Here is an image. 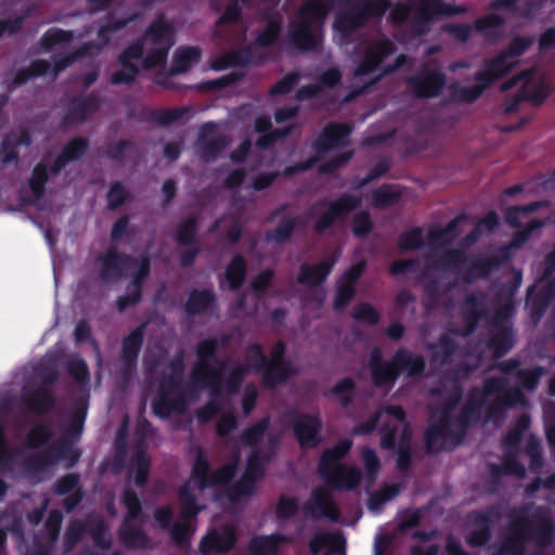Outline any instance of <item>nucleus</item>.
<instances>
[{
	"label": "nucleus",
	"mask_w": 555,
	"mask_h": 555,
	"mask_svg": "<svg viewBox=\"0 0 555 555\" xmlns=\"http://www.w3.org/2000/svg\"><path fill=\"white\" fill-rule=\"evenodd\" d=\"M216 343L203 341L197 349L198 363L193 370L190 382L182 384V357L177 356L169 363H159L163 378L153 408L157 415L169 416L182 413L197 399L198 388H209L211 400L197 411L201 422L209 421L216 413L221 412L218 423V434L223 436L235 427L234 416L228 412L230 396L235 393L244 376L251 372L263 371V385L274 387L297 374V369L283 360L284 345L275 344L267 360L259 345H250L245 352L244 362L220 364L214 360Z\"/></svg>",
	"instance_id": "f257e3e1"
},
{
	"label": "nucleus",
	"mask_w": 555,
	"mask_h": 555,
	"mask_svg": "<svg viewBox=\"0 0 555 555\" xmlns=\"http://www.w3.org/2000/svg\"><path fill=\"white\" fill-rule=\"evenodd\" d=\"M514 364H506L501 377H493L485 383L482 389L475 390L461 417H454V404L459 393L453 390L448 397V402L441 410L434 411L430 416V425L426 431V442L429 450L439 448H451L455 446L464 431V427L486 413L490 418H495L499 413L508 406L524 402V397L518 387H512V380H517L524 389L532 390L541 376L544 375L542 367L531 371H519L513 374L509 371Z\"/></svg>",
	"instance_id": "f03ea898"
},
{
	"label": "nucleus",
	"mask_w": 555,
	"mask_h": 555,
	"mask_svg": "<svg viewBox=\"0 0 555 555\" xmlns=\"http://www.w3.org/2000/svg\"><path fill=\"white\" fill-rule=\"evenodd\" d=\"M235 464L230 463L220 469L209 473L207 460L199 453L193 466L192 476L179 493L180 520L170 532L173 540L184 545L195 528L192 518L203 508L204 498L214 499L219 487L225 485L234 475Z\"/></svg>",
	"instance_id": "7ed1b4c3"
},
{
	"label": "nucleus",
	"mask_w": 555,
	"mask_h": 555,
	"mask_svg": "<svg viewBox=\"0 0 555 555\" xmlns=\"http://www.w3.org/2000/svg\"><path fill=\"white\" fill-rule=\"evenodd\" d=\"M268 421L263 420L251 426L244 434V440L253 447L248 455V463L244 475L229 489L230 502L236 504L249 500L257 492V482L264 475L275 443V437L267 431Z\"/></svg>",
	"instance_id": "20e7f679"
},
{
	"label": "nucleus",
	"mask_w": 555,
	"mask_h": 555,
	"mask_svg": "<svg viewBox=\"0 0 555 555\" xmlns=\"http://www.w3.org/2000/svg\"><path fill=\"white\" fill-rule=\"evenodd\" d=\"M336 0H306L288 25V40L301 52L317 51L322 44V28Z\"/></svg>",
	"instance_id": "39448f33"
},
{
	"label": "nucleus",
	"mask_w": 555,
	"mask_h": 555,
	"mask_svg": "<svg viewBox=\"0 0 555 555\" xmlns=\"http://www.w3.org/2000/svg\"><path fill=\"white\" fill-rule=\"evenodd\" d=\"M380 422V446L385 449H392L397 441L395 438V429L391 426L404 425V412L400 406H388L372 415L366 422L359 424L354 429L357 435H366L372 433L377 423ZM410 430L403 427L402 435L398 441V467L406 469L410 462V444L408 442Z\"/></svg>",
	"instance_id": "423d86ee"
},
{
	"label": "nucleus",
	"mask_w": 555,
	"mask_h": 555,
	"mask_svg": "<svg viewBox=\"0 0 555 555\" xmlns=\"http://www.w3.org/2000/svg\"><path fill=\"white\" fill-rule=\"evenodd\" d=\"M150 271V260L145 256L138 259L120 257L114 249H111L106 257L102 259V276L106 280H113L118 276L131 279L129 294L118 300V309L125 310L134 305L140 298V281L147 275Z\"/></svg>",
	"instance_id": "0eeeda50"
},
{
	"label": "nucleus",
	"mask_w": 555,
	"mask_h": 555,
	"mask_svg": "<svg viewBox=\"0 0 555 555\" xmlns=\"http://www.w3.org/2000/svg\"><path fill=\"white\" fill-rule=\"evenodd\" d=\"M534 520L527 522L519 518L511 527L506 541L503 545V552L518 555L524 550V544L534 540L539 545H546L551 542L553 533V524L544 511L532 514Z\"/></svg>",
	"instance_id": "6e6552de"
},
{
	"label": "nucleus",
	"mask_w": 555,
	"mask_h": 555,
	"mask_svg": "<svg viewBox=\"0 0 555 555\" xmlns=\"http://www.w3.org/2000/svg\"><path fill=\"white\" fill-rule=\"evenodd\" d=\"M352 446L351 440H344L333 449L324 451L319 465V472L324 479L337 489L352 490L360 482V470L356 466L339 463Z\"/></svg>",
	"instance_id": "1a4fd4ad"
},
{
	"label": "nucleus",
	"mask_w": 555,
	"mask_h": 555,
	"mask_svg": "<svg viewBox=\"0 0 555 555\" xmlns=\"http://www.w3.org/2000/svg\"><path fill=\"white\" fill-rule=\"evenodd\" d=\"M379 351H374L371 358L373 380L377 386L391 385L400 371L409 376L421 373L424 369L423 359L405 350L396 353L391 362H379Z\"/></svg>",
	"instance_id": "9d476101"
},
{
	"label": "nucleus",
	"mask_w": 555,
	"mask_h": 555,
	"mask_svg": "<svg viewBox=\"0 0 555 555\" xmlns=\"http://www.w3.org/2000/svg\"><path fill=\"white\" fill-rule=\"evenodd\" d=\"M470 222L468 215L462 212L444 227L430 224L427 228V238L424 237L423 227H413L403 231L397 243H454Z\"/></svg>",
	"instance_id": "9b49d317"
},
{
	"label": "nucleus",
	"mask_w": 555,
	"mask_h": 555,
	"mask_svg": "<svg viewBox=\"0 0 555 555\" xmlns=\"http://www.w3.org/2000/svg\"><path fill=\"white\" fill-rule=\"evenodd\" d=\"M551 202L547 199L535 201L526 205L507 207L504 214L505 222L516 229L513 238L508 243H527L535 235L547 222L548 219L533 218L524 223L522 220L530 214L542 208H548Z\"/></svg>",
	"instance_id": "f8f14e48"
},
{
	"label": "nucleus",
	"mask_w": 555,
	"mask_h": 555,
	"mask_svg": "<svg viewBox=\"0 0 555 555\" xmlns=\"http://www.w3.org/2000/svg\"><path fill=\"white\" fill-rule=\"evenodd\" d=\"M361 205V198L358 195L344 193L337 199L328 202L320 201L318 206L325 208L317 218L314 229L323 233L334 225L337 220H341Z\"/></svg>",
	"instance_id": "ddd939ff"
},
{
	"label": "nucleus",
	"mask_w": 555,
	"mask_h": 555,
	"mask_svg": "<svg viewBox=\"0 0 555 555\" xmlns=\"http://www.w3.org/2000/svg\"><path fill=\"white\" fill-rule=\"evenodd\" d=\"M406 85L417 99H435L442 94L447 76L441 69L421 67L406 79Z\"/></svg>",
	"instance_id": "4468645a"
},
{
	"label": "nucleus",
	"mask_w": 555,
	"mask_h": 555,
	"mask_svg": "<svg viewBox=\"0 0 555 555\" xmlns=\"http://www.w3.org/2000/svg\"><path fill=\"white\" fill-rule=\"evenodd\" d=\"M144 39L140 38L130 43L118 55V64L120 69L114 72L109 78L112 85H131L140 75V68L133 61L143 60Z\"/></svg>",
	"instance_id": "2eb2a0df"
},
{
	"label": "nucleus",
	"mask_w": 555,
	"mask_h": 555,
	"mask_svg": "<svg viewBox=\"0 0 555 555\" xmlns=\"http://www.w3.org/2000/svg\"><path fill=\"white\" fill-rule=\"evenodd\" d=\"M352 130L353 128L349 124L331 121L321 130L312 145L313 150L318 155H321L325 152L345 146Z\"/></svg>",
	"instance_id": "dca6fc26"
},
{
	"label": "nucleus",
	"mask_w": 555,
	"mask_h": 555,
	"mask_svg": "<svg viewBox=\"0 0 555 555\" xmlns=\"http://www.w3.org/2000/svg\"><path fill=\"white\" fill-rule=\"evenodd\" d=\"M396 46L389 39H383L370 44L363 53L362 61L354 70V76L362 77L374 73L385 59L392 55Z\"/></svg>",
	"instance_id": "f3484780"
},
{
	"label": "nucleus",
	"mask_w": 555,
	"mask_h": 555,
	"mask_svg": "<svg viewBox=\"0 0 555 555\" xmlns=\"http://www.w3.org/2000/svg\"><path fill=\"white\" fill-rule=\"evenodd\" d=\"M122 501L128 509V516L121 531L122 538L125 542L130 546L143 547L146 545L147 542L146 537L140 529L135 528L131 522L132 519H134L140 513V501L137 494L129 490L125 492Z\"/></svg>",
	"instance_id": "a211bd4d"
},
{
	"label": "nucleus",
	"mask_w": 555,
	"mask_h": 555,
	"mask_svg": "<svg viewBox=\"0 0 555 555\" xmlns=\"http://www.w3.org/2000/svg\"><path fill=\"white\" fill-rule=\"evenodd\" d=\"M532 77L533 70L525 69L504 81L501 86V90L508 91L519 83H524L521 91L524 93L525 101L531 102L537 106L542 105L550 94L548 87L544 82H541L532 89H529L528 83L531 81Z\"/></svg>",
	"instance_id": "6ab92c4d"
},
{
	"label": "nucleus",
	"mask_w": 555,
	"mask_h": 555,
	"mask_svg": "<svg viewBox=\"0 0 555 555\" xmlns=\"http://www.w3.org/2000/svg\"><path fill=\"white\" fill-rule=\"evenodd\" d=\"M102 99L94 92L73 96L65 114V120L83 124L91 115L100 111Z\"/></svg>",
	"instance_id": "aec40b11"
},
{
	"label": "nucleus",
	"mask_w": 555,
	"mask_h": 555,
	"mask_svg": "<svg viewBox=\"0 0 555 555\" xmlns=\"http://www.w3.org/2000/svg\"><path fill=\"white\" fill-rule=\"evenodd\" d=\"M235 544V531L232 525L212 528L201 541V551L204 554L222 553Z\"/></svg>",
	"instance_id": "412c9836"
},
{
	"label": "nucleus",
	"mask_w": 555,
	"mask_h": 555,
	"mask_svg": "<svg viewBox=\"0 0 555 555\" xmlns=\"http://www.w3.org/2000/svg\"><path fill=\"white\" fill-rule=\"evenodd\" d=\"M515 64L501 52L495 57L485 60L483 68L475 73L474 80L483 82L489 88L494 81L506 76Z\"/></svg>",
	"instance_id": "4be33fe9"
},
{
	"label": "nucleus",
	"mask_w": 555,
	"mask_h": 555,
	"mask_svg": "<svg viewBox=\"0 0 555 555\" xmlns=\"http://www.w3.org/2000/svg\"><path fill=\"white\" fill-rule=\"evenodd\" d=\"M321 422L318 416L302 414L294 422V433L301 448H314L321 442Z\"/></svg>",
	"instance_id": "5701e85b"
},
{
	"label": "nucleus",
	"mask_w": 555,
	"mask_h": 555,
	"mask_svg": "<svg viewBox=\"0 0 555 555\" xmlns=\"http://www.w3.org/2000/svg\"><path fill=\"white\" fill-rule=\"evenodd\" d=\"M415 13L433 22L438 16H456L467 12L464 5L450 4L443 0H420L413 4Z\"/></svg>",
	"instance_id": "b1692460"
},
{
	"label": "nucleus",
	"mask_w": 555,
	"mask_h": 555,
	"mask_svg": "<svg viewBox=\"0 0 555 555\" xmlns=\"http://www.w3.org/2000/svg\"><path fill=\"white\" fill-rule=\"evenodd\" d=\"M215 125L211 122L205 124L201 130L197 140V152L201 159L205 163L214 162L218 158L221 152L228 146L229 140L225 135L219 134L212 139L206 138V130H212Z\"/></svg>",
	"instance_id": "393cba45"
},
{
	"label": "nucleus",
	"mask_w": 555,
	"mask_h": 555,
	"mask_svg": "<svg viewBox=\"0 0 555 555\" xmlns=\"http://www.w3.org/2000/svg\"><path fill=\"white\" fill-rule=\"evenodd\" d=\"M338 259L337 254H333L315 266L302 264L297 282L308 286H317L323 282L332 271L333 266Z\"/></svg>",
	"instance_id": "a878e982"
},
{
	"label": "nucleus",
	"mask_w": 555,
	"mask_h": 555,
	"mask_svg": "<svg viewBox=\"0 0 555 555\" xmlns=\"http://www.w3.org/2000/svg\"><path fill=\"white\" fill-rule=\"evenodd\" d=\"M364 25L365 24L361 20L354 5L351 3V1H348L346 9L336 13L333 28L335 31L347 37L362 28Z\"/></svg>",
	"instance_id": "bb28decb"
},
{
	"label": "nucleus",
	"mask_w": 555,
	"mask_h": 555,
	"mask_svg": "<svg viewBox=\"0 0 555 555\" xmlns=\"http://www.w3.org/2000/svg\"><path fill=\"white\" fill-rule=\"evenodd\" d=\"M202 50L198 47H180L176 50L169 76H177L190 70L192 65L201 61Z\"/></svg>",
	"instance_id": "cd10ccee"
},
{
	"label": "nucleus",
	"mask_w": 555,
	"mask_h": 555,
	"mask_svg": "<svg viewBox=\"0 0 555 555\" xmlns=\"http://www.w3.org/2000/svg\"><path fill=\"white\" fill-rule=\"evenodd\" d=\"M500 217L495 210L488 211L479 219L474 228L457 243H478L483 237L493 234L500 227Z\"/></svg>",
	"instance_id": "c85d7f7f"
},
{
	"label": "nucleus",
	"mask_w": 555,
	"mask_h": 555,
	"mask_svg": "<svg viewBox=\"0 0 555 555\" xmlns=\"http://www.w3.org/2000/svg\"><path fill=\"white\" fill-rule=\"evenodd\" d=\"M51 69V64L49 61L43 59H37L30 62L27 67L18 68L9 83L8 89L10 91L15 88L25 85L28 80L33 78H38L47 75Z\"/></svg>",
	"instance_id": "c756f323"
},
{
	"label": "nucleus",
	"mask_w": 555,
	"mask_h": 555,
	"mask_svg": "<svg viewBox=\"0 0 555 555\" xmlns=\"http://www.w3.org/2000/svg\"><path fill=\"white\" fill-rule=\"evenodd\" d=\"M143 39L150 40L156 47H172V28L164 15H159L147 26Z\"/></svg>",
	"instance_id": "7c9ffc66"
},
{
	"label": "nucleus",
	"mask_w": 555,
	"mask_h": 555,
	"mask_svg": "<svg viewBox=\"0 0 555 555\" xmlns=\"http://www.w3.org/2000/svg\"><path fill=\"white\" fill-rule=\"evenodd\" d=\"M283 27V18L279 13L267 17L266 26L257 33L254 44L258 48H269L278 42Z\"/></svg>",
	"instance_id": "2f4dec72"
},
{
	"label": "nucleus",
	"mask_w": 555,
	"mask_h": 555,
	"mask_svg": "<svg viewBox=\"0 0 555 555\" xmlns=\"http://www.w3.org/2000/svg\"><path fill=\"white\" fill-rule=\"evenodd\" d=\"M402 198V190L398 184L384 183L376 188L372 194V205L377 209H385L397 205Z\"/></svg>",
	"instance_id": "473e14b6"
},
{
	"label": "nucleus",
	"mask_w": 555,
	"mask_h": 555,
	"mask_svg": "<svg viewBox=\"0 0 555 555\" xmlns=\"http://www.w3.org/2000/svg\"><path fill=\"white\" fill-rule=\"evenodd\" d=\"M306 507L313 516L323 515L332 519L337 517L336 508L326 488L315 490Z\"/></svg>",
	"instance_id": "72a5a7b5"
},
{
	"label": "nucleus",
	"mask_w": 555,
	"mask_h": 555,
	"mask_svg": "<svg viewBox=\"0 0 555 555\" xmlns=\"http://www.w3.org/2000/svg\"><path fill=\"white\" fill-rule=\"evenodd\" d=\"M289 541L288 537L281 534L254 538L249 543L248 555H275L279 546Z\"/></svg>",
	"instance_id": "f704fd0d"
},
{
	"label": "nucleus",
	"mask_w": 555,
	"mask_h": 555,
	"mask_svg": "<svg viewBox=\"0 0 555 555\" xmlns=\"http://www.w3.org/2000/svg\"><path fill=\"white\" fill-rule=\"evenodd\" d=\"M190 111V106L159 109L152 108L144 113V119L150 122L166 127L182 119Z\"/></svg>",
	"instance_id": "c9c22d12"
},
{
	"label": "nucleus",
	"mask_w": 555,
	"mask_h": 555,
	"mask_svg": "<svg viewBox=\"0 0 555 555\" xmlns=\"http://www.w3.org/2000/svg\"><path fill=\"white\" fill-rule=\"evenodd\" d=\"M483 82H478L476 86L462 87L457 82L449 86V100L452 103H475L487 90Z\"/></svg>",
	"instance_id": "e433bc0d"
},
{
	"label": "nucleus",
	"mask_w": 555,
	"mask_h": 555,
	"mask_svg": "<svg viewBox=\"0 0 555 555\" xmlns=\"http://www.w3.org/2000/svg\"><path fill=\"white\" fill-rule=\"evenodd\" d=\"M351 3L357 9L361 20L366 24L371 18H380L390 9V0H359Z\"/></svg>",
	"instance_id": "4c0bfd02"
},
{
	"label": "nucleus",
	"mask_w": 555,
	"mask_h": 555,
	"mask_svg": "<svg viewBox=\"0 0 555 555\" xmlns=\"http://www.w3.org/2000/svg\"><path fill=\"white\" fill-rule=\"evenodd\" d=\"M343 547V538L334 533L318 534L310 542V551L312 553H318L321 550H326L327 555H344Z\"/></svg>",
	"instance_id": "58836bf2"
},
{
	"label": "nucleus",
	"mask_w": 555,
	"mask_h": 555,
	"mask_svg": "<svg viewBox=\"0 0 555 555\" xmlns=\"http://www.w3.org/2000/svg\"><path fill=\"white\" fill-rule=\"evenodd\" d=\"M297 219V216L293 214L283 216L276 227L272 231L267 232V243H285L289 240L295 230Z\"/></svg>",
	"instance_id": "ea45409f"
},
{
	"label": "nucleus",
	"mask_w": 555,
	"mask_h": 555,
	"mask_svg": "<svg viewBox=\"0 0 555 555\" xmlns=\"http://www.w3.org/2000/svg\"><path fill=\"white\" fill-rule=\"evenodd\" d=\"M21 398L26 406L36 413H43L51 409L53 401L46 390H37L30 393L27 387L23 388Z\"/></svg>",
	"instance_id": "a19ab883"
},
{
	"label": "nucleus",
	"mask_w": 555,
	"mask_h": 555,
	"mask_svg": "<svg viewBox=\"0 0 555 555\" xmlns=\"http://www.w3.org/2000/svg\"><path fill=\"white\" fill-rule=\"evenodd\" d=\"M139 16V13H133L128 17L115 20L113 14H108L106 16V22L98 29V38L103 44H107L111 40L109 35L112 33L124 29L130 23L137 21Z\"/></svg>",
	"instance_id": "79ce46f5"
},
{
	"label": "nucleus",
	"mask_w": 555,
	"mask_h": 555,
	"mask_svg": "<svg viewBox=\"0 0 555 555\" xmlns=\"http://www.w3.org/2000/svg\"><path fill=\"white\" fill-rule=\"evenodd\" d=\"M49 178L48 166L42 162L36 164L28 180V186L36 199H41L44 196Z\"/></svg>",
	"instance_id": "37998d69"
},
{
	"label": "nucleus",
	"mask_w": 555,
	"mask_h": 555,
	"mask_svg": "<svg viewBox=\"0 0 555 555\" xmlns=\"http://www.w3.org/2000/svg\"><path fill=\"white\" fill-rule=\"evenodd\" d=\"M90 142L85 137H75L70 139L59 154L67 164L77 162L89 151Z\"/></svg>",
	"instance_id": "c03bdc74"
},
{
	"label": "nucleus",
	"mask_w": 555,
	"mask_h": 555,
	"mask_svg": "<svg viewBox=\"0 0 555 555\" xmlns=\"http://www.w3.org/2000/svg\"><path fill=\"white\" fill-rule=\"evenodd\" d=\"M92 43H83L74 53L70 54H57L53 56V75L57 76L60 73L70 66L77 59L85 57L90 54Z\"/></svg>",
	"instance_id": "a18cd8bd"
},
{
	"label": "nucleus",
	"mask_w": 555,
	"mask_h": 555,
	"mask_svg": "<svg viewBox=\"0 0 555 555\" xmlns=\"http://www.w3.org/2000/svg\"><path fill=\"white\" fill-rule=\"evenodd\" d=\"M78 457L77 450L73 449L72 447L63 448L62 451H59L57 454H54V450H51L49 454L44 455L43 459L38 461L37 463L30 464L31 467L38 468V469H44L49 467L50 465H53L57 463L61 459H67L68 460V466L73 465L76 459Z\"/></svg>",
	"instance_id": "49530a36"
},
{
	"label": "nucleus",
	"mask_w": 555,
	"mask_h": 555,
	"mask_svg": "<svg viewBox=\"0 0 555 555\" xmlns=\"http://www.w3.org/2000/svg\"><path fill=\"white\" fill-rule=\"evenodd\" d=\"M244 73L232 72L222 77L203 81L199 85H197L196 89L198 91L204 92L220 90L232 85H235L236 82L241 81L244 78Z\"/></svg>",
	"instance_id": "de8ad7c7"
},
{
	"label": "nucleus",
	"mask_w": 555,
	"mask_h": 555,
	"mask_svg": "<svg viewBox=\"0 0 555 555\" xmlns=\"http://www.w3.org/2000/svg\"><path fill=\"white\" fill-rule=\"evenodd\" d=\"M362 462L364 467V481L370 486L375 481L379 473L380 461L374 450L365 448L362 451Z\"/></svg>",
	"instance_id": "09e8293b"
},
{
	"label": "nucleus",
	"mask_w": 555,
	"mask_h": 555,
	"mask_svg": "<svg viewBox=\"0 0 555 555\" xmlns=\"http://www.w3.org/2000/svg\"><path fill=\"white\" fill-rule=\"evenodd\" d=\"M373 229L374 224L367 211H360L353 216L351 230L356 237L365 238L371 234Z\"/></svg>",
	"instance_id": "8fccbe9b"
},
{
	"label": "nucleus",
	"mask_w": 555,
	"mask_h": 555,
	"mask_svg": "<svg viewBox=\"0 0 555 555\" xmlns=\"http://www.w3.org/2000/svg\"><path fill=\"white\" fill-rule=\"evenodd\" d=\"M107 208L109 210H117L129 198V194L120 181H115L109 185L107 192Z\"/></svg>",
	"instance_id": "3c124183"
},
{
	"label": "nucleus",
	"mask_w": 555,
	"mask_h": 555,
	"mask_svg": "<svg viewBox=\"0 0 555 555\" xmlns=\"http://www.w3.org/2000/svg\"><path fill=\"white\" fill-rule=\"evenodd\" d=\"M512 346H513L512 333L506 325H503L500 330H498V332L491 343V348L493 349V354L495 357H501L505 352H507Z\"/></svg>",
	"instance_id": "603ef678"
},
{
	"label": "nucleus",
	"mask_w": 555,
	"mask_h": 555,
	"mask_svg": "<svg viewBox=\"0 0 555 555\" xmlns=\"http://www.w3.org/2000/svg\"><path fill=\"white\" fill-rule=\"evenodd\" d=\"M73 39V33L61 28H51L41 37V46L50 50L59 43L69 42Z\"/></svg>",
	"instance_id": "864d4df0"
},
{
	"label": "nucleus",
	"mask_w": 555,
	"mask_h": 555,
	"mask_svg": "<svg viewBox=\"0 0 555 555\" xmlns=\"http://www.w3.org/2000/svg\"><path fill=\"white\" fill-rule=\"evenodd\" d=\"M227 281L231 288L238 287L245 279V262L242 257L236 256L229 264L225 273Z\"/></svg>",
	"instance_id": "5fc2aeb1"
},
{
	"label": "nucleus",
	"mask_w": 555,
	"mask_h": 555,
	"mask_svg": "<svg viewBox=\"0 0 555 555\" xmlns=\"http://www.w3.org/2000/svg\"><path fill=\"white\" fill-rule=\"evenodd\" d=\"M170 50V44L167 47H156L150 51L145 56L143 55L142 60V68L145 70L153 69L155 67L162 66L166 63L168 52Z\"/></svg>",
	"instance_id": "6e6d98bb"
},
{
	"label": "nucleus",
	"mask_w": 555,
	"mask_h": 555,
	"mask_svg": "<svg viewBox=\"0 0 555 555\" xmlns=\"http://www.w3.org/2000/svg\"><path fill=\"white\" fill-rule=\"evenodd\" d=\"M142 337V331L141 328H138L133 331L124 341V359L128 364H130L137 358L141 348Z\"/></svg>",
	"instance_id": "4d7b16f0"
},
{
	"label": "nucleus",
	"mask_w": 555,
	"mask_h": 555,
	"mask_svg": "<svg viewBox=\"0 0 555 555\" xmlns=\"http://www.w3.org/2000/svg\"><path fill=\"white\" fill-rule=\"evenodd\" d=\"M352 391L353 382L350 378H344L333 387L331 395L335 402L346 406L352 399Z\"/></svg>",
	"instance_id": "13d9d810"
},
{
	"label": "nucleus",
	"mask_w": 555,
	"mask_h": 555,
	"mask_svg": "<svg viewBox=\"0 0 555 555\" xmlns=\"http://www.w3.org/2000/svg\"><path fill=\"white\" fill-rule=\"evenodd\" d=\"M197 233V220L194 217H190L182 220L177 228V241L176 243H197L195 240Z\"/></svg>",
	"instance_id": "bf43d9fd"
},
{
	"label": "nucleus",
	"mask_w": 555,
	"mask_h": 555,
	"mask_svg": "<svg viewBox=\"0 0 555 555\" xmlns=\"http://www.w3.org/2000/svg\"><path fill=\"white\" fill-rule=\"evenodd\" d=\"M391 168V160L388 157L382 158L374 167L366 173V176L359 180L357 188L362 189L374 180L386 176Z\"/></svg>",
	"instance_id": "052dcab7"
},
{
	"label": "nucleus",
	"mask_w": 555,
	"mask_h": 555,
	"mask_svg": "<svg viewBox=\"0 0 555 555\" xmlns=\"http://www.w3.org/2000/svg\"><path fill=\"white\" fill-rule=\"evenodd\" d=\"M399 493V488L397 486L385 487L382 490L373 493L370 496L367 506L371 511H378L386 502L393 499Z\"/></svg>",
	"instance_id": "680f3d73"
},
{
	"label": "nucleus",
	"mask_w": 555,
	"mask_h": 555,
	"mask_svg": "<svg viewBox=\"0 0 555 555\" xmlns=\"http://www.w3.org/2000/svg\"><path fill=\"white\" fill-rule=\"evenodd\" d=\"M413 4H416L415 0H409L408 2H397L390 11V22L396 26L403 25L410 14L413 11Z\"/></svg>",
	"instance_id": "e2e57ef3"
},
{
	"label": "nucleus",
	"mask_w": 555,
	"mask_h": 555,
	"mask_svg": "<svg viewBox=\"0 0 555 555\" xmlns=\"http://www.w3.org/2000/svg\"><path fill=\"white\" fill-rule=\"evenodd\" d=\"M356 293V288L352 284L346 283L343 281H338L336 295L334 299V309L339 311L346 307V305L351 300Z\"/></svg>",
	"instance_id": "0e129e2a"
},
{
	"label": "nucleus",
	"mask_w": 555,
	"mask_h": 555,
	"mask_svg": "<svg viewBox=\"0 0 555 555\" xmlns=\"http://www.w3.org/2000/svg\"><path fill=\"white\" fill-rule=\"evenodd\" d=\"M299 80V75L296 72L289 73L283 76L280 80H278L274 85L270 87L269 93L270 95H284L289 93L295 85Z\"/></svg>",
	"instance_id": "69168bd1"
},
{
	"label": "nucleus",
	"mask_w": 555,
	"mask_h": 555,
	"mask_svg": "<svg viewBox=\"0 0 555 555\" xmlns=\"http://www.w3.org/2000/svg\"><path fill=\"white\" fill-rule=\"evenodd\" d=\"M533 39L531 37H516L512 39L507 48L502 51L506 59L519 57L530 48Z\"/></svg>",
	"instance_id": "338daca9"
},
{
	"label": "nucleus",
	"mask_w": 555,
	"mask_h": 555,
	"mask_svg": "<svg viewBox=\"0 0 555 555\" xmlns=\"http://www.w3.org/2000/svg\"><path fill=\"white\" fill-rule=\"evenodd\" d=\"M212 296L209 292L203 291V292H193L190 295L186 310L190 313H197L204 310L208 305L211 302Z\"/></svg>",
	"instance_id": "774afa93"
}]
</instances>
